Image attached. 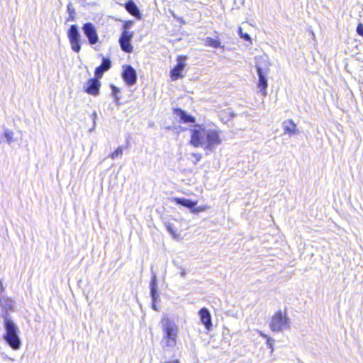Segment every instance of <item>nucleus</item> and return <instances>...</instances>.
I'll use <instances>...</instances> for the list:
<instances>
[{
  "label": "nucleus",
  "instance_id": "423d86ee",
  "mask_svg": "<svg viewBox=\"0 0 363 363\" xmlns=\"http://www.w3.org/2000/svg\"><path fill=\"white\" fill-rule=\"evenodd\" d=\"M68 38L71 45L72 50L75 52H79L81 50L80 33L77 25H72L67 33Z\"/></svg>",
  "mask_w": 363,
  "mask_h": 363
},
{
  "label": "nucleus",
  "instance_id": "7ed1b4c3",
  "mask_svg": "<svg viewBox=\"0 0 363 363\" xmlns=\"http://www.w3.org/2000/svg\"><path fill=\"white\" fill-rule=\"evenodd\" d=\"M164 332L162 344L163 347H174L177 345L179 328L177 325L168 318H164L161 321Z\"/></svg>",
  "mask_w": 363,
  "mask_h": 363
},
{
  "label": "nucleus",
  "instance_id": "dca6fc26",
  "mask_svg": "<svg viewBox=\"0 0 363 363\" xmlns=\"http://www.w3.org/2000/svg\"><path fill=\"white\" fill-rule=\"evenodd\" d=\"M174 201L176 202V203L189 208L191 211H192L194 207L197 204V201H193L191 200L186 199L184 198H174Z\"/></svg>",
  "mask_w": 363,
  "mask_h": 363
},
{
  "label": "nucleus",
  "instance_id": "bb28decb",
  "mask_svg": "<svg viewBox=\"0 0 363 363\" xmlns=\"http://www.w3.org/2000/svg\"><path fill=\"white\" fill-rule=\"evenodd\" d=\"M111 88L112 90V94L115 97L116 100H118V98L117 97V94L120 91V89L114 85H111Z\"/></svg>",
  "mask_w": 363,
  "mask_h": 363
},
{
  "label": "nucleus",
  "instance_id": "c9c22d12",
  "mask_svg": "<svg viewBox=\"0 0 363 363\" xmlns=\"http://www.w3.org/2000/svg\"><path fill=\"white\" fill-rule=\"evenodd\" d=\"M164 363H179V362L178 360H173V361H169V362H164Z\"/></svg>",
  "mask_w": 363,
  "mask_h": 363
},
{
  "label": "nucleus",
  "instance_id": "a878e982",
  "mask_svg": "<svg viewBox=\"0 0 363 363\" xmlns=\"http://www.w3.org/2000/svg\"><path fill=\"white\" fill-rule=\"evenodd\" d=\"M207 207L205 206H200L196 207V206L194 207V208L191 211V213H199L200 212L205 211L206 210Z\"/></svg>",
  "mask_w": 363,
  "mask_h": 363
},
{
  "label": "nucleus",
  "instance_id": "393cba45",
  "mask_svg": "<svg viewBox=\"0 0 363 363\" xmlns=\"http://www.w3.org/2000/svg\"><path fill=\"white\" fill-rule=\"evenodd\" d=\"M167 230L174 238L177 237L176 230L174 229L172 224L169 223L168 225H167Z\"/></svg>",
  "mask_w": 363,
  "mask_h": 363
},
{
  "label": "nucleus",
  "instance_id": "4468645a",
  "mask_svg": "<svg viewBox=\"0 0 363 363\" xmlns=\"http://www.w3.org/2000/svg\"><path fill=\"white\" fill-rule=\"evenodd\" d=\"M174 113L178 116L180 120L184 123H195L196 119L191 115L188 114L182 108H175Z\"/></svg>",
  "mask_w": 363,
  "mask_h": 363
},
{
  "label": "nucleus",
  "instance_id": "4c0bfd02",
  "mask_svg": "<svg viewBox=\"0 0 363 363\" xmlns=\"http://www.w3.org/2000/svg\"><path fill=\"white\" fill-rule=\"evenodd\" d=\"M68 11L70 12V11H72V9L69 8V6H68Z\"/></svg>",
  "mask_w": 363,
  "mask_h": 363
},
{
  "label": "nucleus",
  "instance_id": "0eeeda50",
  "mask_svg": "<svg viewBox=\"0 0 363 363\" xmlns=\"http://www.w3.org/2000/svg\"><path fill=\"white\" fill-rule=\"evenodd\" d=\"M84 35L87 38L89 43L91 45H95L99 41L97 30L94 25L91 23H86L82 26Z\"/></svg>",
  "mask_w": 363,
  "mask_h": 363
},
{
  "label": "nucleus",
  "instance_id": "7c9ffc66",
  "mask_svg": "<svg viewBox=\"0 0 363 363\" xmlns=\"http://www.w3.org/2000/svg\"><path fill=\"white\" fill-rule=\"evenodd\" d=\"M91 119L93 121V127H92V129H94L95 128V126H96V117H97V114H96V111H94L92 113H91Z\"/></svg>",
  "mask_w": 363,
  "mask_h": 363
},
{
  "label": "nucleus",
  "instance_id": "c756f323",
  "mask_svg": "<svg viewBox=\"0 0 363 363\" xmlns=\"http://www.w3.org/2000/svg\"><path fill=\"white\" fill-rule=\"evenodd\" d=\"M191 156L195 158V161L193 162L194 164H197L201 159V155L200 154L192 153Z\"/></svg>",
  "mask_w": 363,
  "mask_h": 363
},
{
  "label": "nucleus",
  "instance_id": "9b49d317",
  "mask_svg": "<svg viewBox=\"0 0 363 363\" xmlns=\"http://www.w3.org/2000/svg\"><path fill=\"white\" fill-rule=\"evenodd\" d=\"M101 82L99 79L93 78L87 81L84 85V91L91 95L97 96L99 94Z\"/></svg>",
  "mask_w": 363,
  "mask_h": 363
},
{
  "label": "nucleus",
  "instance_id": "20e7f679",
  "mask_svg": "<svg viewBox=\"0 0 363 363\" xmlns=\"http://www.w3.org/2000/svg\"><path fill=\"white\" fill-rule=\"evenodd\" d=\"M4 328L6 333L4 339L13 350H18L21 347V340L18 336V328L14 323L6 316L4 318Z\"/></svg>",
  "mask_w": 363,
  "mask_h": 363
},
{
  "label": "nucleus",
  "instance_id": "f03ea898",
  "mask_svg": "<svg viewBox=\"0 0 363 363\" xmlns=\"http://www.w3.org/2000/svg\"><path fill=\"white\" fill-rule=\"evenodd\" d=\"M255 67L259 77L258 87L263 96L267 95L268 82L267 77L269 72L270 63L266 55L256 56L255 57Z\"/></svg>",
  "mask_w": 363,
  "mask_h": 363
},
{
  "label": "nucleus",
  "instance_id": "412c9836",
  "mask_svg": "<svg viewBox=\"0 0 363 363\" xmlns=\"http://www.w3.org/2000/svg\"><path fill=\"white\" fill-rule=\"evenodd\" d=\"M122 155H123V148H122V147L119 146L117 147V149L113 152H112L109 155V157L111 158L112 160H115L118 157H121Z\"/></svg>",
  "mask_w": 363,
  "mask_h": 363
},
{
  "label": "nucleus",
  "instance_id": "f8f14e48",
  "mask_svg": "<svg viewBox=\"0 0 363 363\" xmlns=\"http://www.w3.org/2000/svg\"><path fill=\"white\" fill-rule=\"evenodd\" d=\"M201 321L205 325V328L210 330L212 328L211 315L209 311L206 308H202L199 311Z\"/></svg>",
  "mask_w": 363,
  "mask_h": 363
},
{
  "label": "nucleus",
  "instance_id": "e433bc0d",
  "mask_svg": "<svg viewBox=\"0 0 363 363\" xmlns=\"http://www.w3.org/2000/svg\"><path fill=\"white\" fill-rule=\"evenodd\" d=\"M68 11L70 12V11H72V9L69 8V6H68Z\"/></svg>",
  "mask_w": 363,
  "mask_h": 363
},
{
  "label": "nucleus",
  "instance_id": "9d476101",
  "mask_svg": "<svg viewBox=\"0 0 363 363\" xmlns=\"http://www.w3.org/2000/svg\"><path fill=\"white\" fill-rule=\"evenodd\" d=\"M122 77L128 85L132 86L135 84L137 81L136 71L132 66L126 65L123 68Z\"/></svg>",
  "mask_w": 363,
  "mask_h": 363
},
{
  "label": "nucleus",
  "instance_id": "473e14b6",
  "mask_svg": "<svg viewBox=\"0 0 363 363\" xmlns=\"http://www.w3.org/2000/svg\"><path fill=\"white\" fill-rule=\"evenodd\" d=\"M259 335L264 338H266L267 340V337H269L266 334H264L263 332L262 331H259L258 332Z\"/></svg>",
  "mask_w": 363,
  "mask_h": 363
},
{
  "label": "nucleus",
  "instance_id": "aec40b11",
  "mask_svg": "<svg viewBox=\"0 0 363 363\" xmlns=\"http://www.w3.org/2000/svg\"><path fill=\"white\" fill-rule=\"evenodd\" d=\"M205 43L208 46L213 47L214 48H217L220 46V42L217 40L213 39L210 37H207L205 40Z\"/></svg>",
  "mask_w": 363,
  "mask_h": 363
},
{
  "label": "nucleus",
  "instance_id": "f257e3e1",
  "mask_svg": "<svg viewBox=\"0 0 363 363\" xmlns=\"http://www.w3.org/2000/svg\"><path fill=\"white\" fill-rule=\"evenodd\" d=\"M220 143L219 131L216 129L196 124L194 128L191 130L190 144L195 147H201L204 150L213 152Z\"/></svg>",
  "mask_w": 363,
  "mask_h": 363
},
{
  "label": "nucleus",
  "instance_id": "f3484780",
  "mask_svg": "<svg viewBox=\"0 0 363 363\" xmlns=\"http://www.w3.org/2000/svg\"><path fill=\"white\" fill-rule=\"evenodd\" d=\"M125 9L131 15L137 17L140 16V11L136 4L133 1H129L125 4Z\"/></svg>",
  "mask_w": 363,
  "mask_h": 363
},
{
  "label": "nucleus",
  "instance_id": "5701e85b",
  "mask_svg": "<svg viewBox=\"0 0 363 363\" xmlns=\"http://www.w3.org/2000/svg\"><path fill=\"white\" fill-rule=\"evenodd\" d=\"M101 66L106 70H108L111 67V62L109 58L103 57Z\"/></svg>",
  "mask_w": 363,
  "mask_h": 363
},
{
  "label": "nucleus",
  "instance_id": "72a5a7b5",
  "mask_svg": "<svg viewBox=\"0 0 363 363\" xmlns=\"http://www.w3.org/2000/svg\"><path fill=\"white\" fill-rule=\"evenodd\" d=\"M156 303L157 302H152V308L155 311H158L157 306H156Z\"/></svg>",
  "mask_w": 363,
  "mask_h": 363
},
{
  "label": "nucleus",
  "instance_id": "f704fd0d",
  "mask_svg": "<svg viewBox=\"0 0 363 363\" xmlns=\"http://www.w3.org/2000/svg\"><path fill=\"white\" fill-rule=\"evenodd\" d=\"M180 275H181L182 277H184V276L186 275V272H185V270H184V269H183V270L181 272Z\"/></svg>",
  "mask_w": 363,
  "mask_h": 363
},
{
  "label": "nucleus",
  "instance_id": "1a4fd4ad",
  "mask_svg": "<svg viewBox=\"0 0 363 363\" xmlns=\"http://www.w3.org/2000/svg\"><path fill=\"white\" fill-rule=\"evenodd\" d=\"M186 60V56H178L177 64L171 71V79L172 80H176L179 78H182L183 75L182 72L186 66L185 60Z\"/></svg>",
  "mask_w": 363,
  "mask_h": 363
},
{
  "label": "nucleus",
  "instance_id": "c85d7f7f",
  "mask_svg": "<svg viewBox=\"0 0 363 363\" xmlns=\"http://www.w3.org/2000/svg\"><path fill=\"white\" fill-rule=\"evenodd\" d=\"M274 342V339H272V337H267V345L271 349L272 352L274 351V347H273Z\"/></svg>",
  "mask_w": 363,
  "mask_h": 363
},
{
  "label": "nucleus",
  "instance_id": "2eb2a0df",
  "mask_svg": "<svg viewBox=\"0 0 363 363\" xmlns=\"http://www.w3.org/2000/svg\"><path fill=\"white\" fill-rule=\"evenodd\" d=\"M150 296L152 298V302H157L159 299V294L157 291V278L156 275L154 274L152 277L150 283Z\"/></svg>",
  "mask_w": 363,
  "mask_h": 363
},
{
  "label": "nucleus",
  "instance_id": "a211bd4d",
  "mask_svg": "<svg viewBox=\"0 0 363 363\" xmlns=\"http://www.w3.org/2000/svg\"><path fill=\"white\" fill-rule=\"evenodd\" d=\"M0 304L6 310H12L13 301L8 298H0Z\"/></svg>",
  "mask_w": 363,
  "mask_h": 363
},
{
  "label": "nucleus",
  "instance_id": "6e6552de",
  "mask_svg": "<svg viewBox=\"0 0 363 363\" xmlns=\"http://www.w3.org/2000/svg\"><path fill=\"white\" fill-rule=\"evenodd\" d=\"M133 37V32L124 30L119 38V44L121 50L127 53L133 52V48L130 43Z\"/></svg>",
  "mask_w": 363,
  "mask_h": 363
},
{
  "label": "nucleus",
  "instance_id": "6ab92c4d",
  "mask_svg": "<svg viewBox=\"0 0 363 363\" xmlns=\"http://www.w3.org/2000/svg\"><path fill=\"white\" fill-rule=\"evenodd\" d=\"M4 136L6 140V143L10 145L13 142V132L11 130L5 128L4 131Z\"/></svg>",
  "mask_w": 363,
  "mask_h": 363
},
{
  "label": "nucleus",
  "instance_id": "b1692460",
  "mask_svg": "<svg viewBox=\"0 0 363 363\" xmlns=\"http://www.w3.org/2000/svg\"><path fill=\"white\" fill-rule=\"evenodd\" d=\"M238 33H239V35L241 38L251 43V38H250V35L247 33H243L241 27L239 28Z\"/></svg>",
  "mask_w": 363,
  "mask_h": 363
},
{
  "label": "nucleus",
  "instance_id": "58836bf2",
  "mask_svg": "<svg viewBox=\"0 0 363 363\" xmlns=\"http://www.w3.org/2000/svg\"><path fill=\"white\" fill-rule=\"evenodd\" d=\"M2 143V139L0 137V144Z\"/></svg>",
  "mask_w": 363,
  "mask_h": 363
},
{
  "label": "nucleus",
  "instance_id": "cd10ccee",
  "mask_svg": "<svg viewBox=\"0 0 363 363\" xmlns=\"http://www.w3.org/2000/svg\"><path fill=\"white\" fill-rule=\"evenodd\" d=\"M356 31L359 35L363 38V24L362 23L357 25Z\"/></svg>",
  "mask_w": 363,
  "mask_h": 363
},
{
  "label": "nucleus",
  "instance_id": "4be33fe9",
  "mask_svg": "<svg viewBox=\"0 0 363 363\" xmlns=\"http://www.w3.org/2000/svg\"><path fill=\"white\" fill-rule=\"evenodd\" d=\"M105 69H104L101 65L97 67L95 69L94 74L96 79H101L105 72H106Z\"/></svg>",
  "mask_w": 363,
  "mask_h": 363
},
{
  "label": "nucleus",
  "instance_id": "ddd939ff",
  "mask_svg": "<svg viewBox=\"0 0 363 363\" xmlns=\"http://www.w3.org/2000/svg\"><path fill=\"white\" fill-rule=\"evenodd\" d=\"M282 127L284 129V134H289V135H296L298 132L297 127L295 123L291 119H288L282 123Z\"/></svg>",
  "mask_w": 363,
  "mask_h": 363
},
{
  "label": "nucleus",
  "instance_id": "2f4dec72",
  "mask_svg": "<svg viewBox=\"0 0 363 363\" xmlns=\"http://www.w3.org/2000/svg\"><path fill=\"white\" fill-rule=\"evenodd\" d=\"M133 22L131 21H126L124 25H123V28L125 30L129 29L131 28V26H133Z\"/></svg>",
  "mask_w": 363,
  "mask_h": 363
},
{
  "label": "nucleus",
  "instance_id": "39448f33",
  "mask_svg": "<svg viewBox=\"0 0 363 363\" xmlns=\"http://www.w3.org/2000/svg\"><path fill=\"white\" fill-rule=\"evenodd\" d=\"M270 329L275 333L281 332L284 330L290 328V320L286 314H283L281 311H278L272 317L269 323Z\"/></svg>",
  "mask_w": 363,
  "mask_h": 363
}]
</instances>
